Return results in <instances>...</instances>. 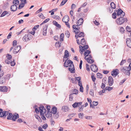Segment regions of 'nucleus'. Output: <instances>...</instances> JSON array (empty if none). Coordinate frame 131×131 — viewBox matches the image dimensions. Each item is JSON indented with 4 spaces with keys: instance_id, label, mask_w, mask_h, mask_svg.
I'll return each mask as SVG.
<instances>
[{
    "instance_id": "nucleus-1",
    "label": "nucleus",
    "mask_w": 131,
    "mask_h": 131,
    "mask_svg": "<svg viewBox=\"0 0 131 131\" xmlns=\"http://www.w3.org/2000/svg\"><path fill=\"white\" fill-rule=\"evenodd\" d=\"M123 17H121L116 19V22L118 24L121 25L125 21H127V18H124Z\"/></svg>"
},
{
    "instance_id": "nucleus-2",
    "label": "nucleus",
    "mask_w": 131,
    "mask_h": 131,
    "mask_svg": "<svg viewBox=\"0 0 131 131\" xmlns=\"http://www.w3.org/2000/svg\"><path fill=\"white\" fill-rule=\"evenodd\" d=\"M31 35L30 34L25 35L23 38V41H29L31 38Z\"/></svg>"
},
{
    "instance_id": "nucleus-3",
    "label": "nucleus",
    "mask_w": 131,
    "mask_h": 131,
    "mask_svg": "<svg viewBox=\"0 0 131 131\" xmlns=\"http://www.w3.org/2000/svg\"><path fill=\"white\" fill-rule=\"evenodd\" d=\"M8 114V111H3L2 109L0 108V117H2L4 116H6Z\"/></svg>"
},
{
    "instance_id": "nucleus-4",
    "label": "nucleus",
    "mask_w": 131,
    "mask_h": 131,
    "mask_svg": "<svg viewBox=\"0 0 131 131\" xmlns=\"http://www.w3.org/2000/svg\"><path fill=\"white\" fill-rule=\"evenodd\" d=\"M39 112L40 113V115H43L46 113V110L44 107L42 106L39 107Z\"/></svg>"
},
{
    "instance_id": "nucleus-5",
    "label": "nucleus",
    "mask_w": 131,
    "mask_h": 131,
    "mask_svg": "<svg viewBox=\"0 0 131 131\" xmlns=\"http://www.w3.org/2000/svg\"><path fill=\"white\" fill-rule=\"evenodd\" d=\"M90 68L92 71L94 72H96L98 71V68L97 66L94 64H91Z\"/></svg>"
},
{
    "instance_id": "nucleus-6",
    "label": "nucleus",
    "mask_w": 131,
    "mask_h": 131,
    "mask_svg": "<svg viewBox=\"0 0 131 131\" xmlns=\"http://www.w3.org/2000/svg\"><path fill=\"white\" fill-rule=\"evenodd\" d=\"M125 13L120 8H119L118 10L117 15L119 16L121 15V17H124L125 15Z\"/></svg>"
},
{
    "instance_id": "nucleus-7",
    "label": "nucleus",
    "mask_w": 131,
    "mask_h": 131,
    "mask_svg": "<svg viewBox=\"0 0 131 131\" xmlns=\"http://www.w3.org/2000/svg\"><path fill=\"white\" fill-rule=\"evenodd\" d=\"M119 70L117 69H114L112 72L111 74L114 77H115L119 74Z\"/></svg>"
},
{
    "instance_id": "nucleus-8",
    "label": "nucleus",
    "mask_w": 131,
    "mask_h": 131,
    "mask_svg": "<svg viewBox=\"0 0 131 131\" xmlns=\"http://www.w3.org/2000/svg\"><path fill=\"white\" fill-rule=\"evenodd\" d=\"M120 70L123 73H125L126 72L130 71V69H129L127 67L125 66L121 67L120 68Z\"/></svg>"
},
{
    "instance_id": "nucleus-9",
    "label": "nucleus",
    "mask_w": 131,
    "mask_h": 131,
    "mask_svg": "<svg viewBox=\"0 0 131 131\" xmlns=\"http://www.w3.org/2000/svg\"><path fill=\"white\" fill-rule=\"evenodd\" d=\"M70 66H69V70L71 73H74L75 72V69L73 63H71Z\"/></svg>"
},
{
    "instance_id": "nucleus-10",
    "label": "nucleus",
    "mask_w": 131,
    "mask_h": 131,
    "mask_svg": "<svg viewBox=\"0 0 131 131\" xmlns=\"http://www.w3.org/2000/svg\"><path fill=\"white\" fill-rule=\"evenodd\" d=\"M113 79L111 76L109 77L108 78V85L109 86H111L113 84Z\"/></svg>"
},
{
    "instance_id": "nucleus-11",
    "label": "nucleus",
    "mask_w": 131,
    "mask_h": 131,
    "mask_svg": "<svg viewBox=\"0 0 131 131\" xmlns=\"http://www.w3.org/2000/svg\"><path fill=\"white\" fill-rule=\"evenodd\" d=\"M21 47L20 46H18L15 47L14 50V54H16L21 49Z\"/></svg>"
},
{
    "instance_id": "nucleus-12",
    "label": "nucleus",
    "mask_w": 131,
    "mask_h": 131,
    "mask_svg": "<svg viewBox=\"0 0 131 131\" xmlns=\"http://www.w3.org/2000/svg\"><path fill=\"white\" fill-rule=\"evenodd\" d=\"M8 89V88L5 86H0V91L2 92H7Z\"/></svg>"
},
{
    "instance_id": "nucleus-13",
    "label": "nucleus",
    "mask_w": 131,
    "mask_h": 131,
    "mask_svg": "<svg viewBox=\"0 0 131 131\" xmlns=\"http://www.w3.org/2000/svg\"><path fill=\"white\" fill-rule=\"evenodd\" d=\"M92 57L91 55H89V57L86 58L87 59H85L87 61V62L90 63H92L94 62V60L92 59Z\"/></svg>"
},
{
    "instance_id": "nucleus-14",
    "label": "nucleus",
    "mask_w": 131,
    "mask_h": 131,
    "mask_svg": "<svg viewBox=\"0 0 131 131\" xmlns=\"http://www.w3.org/2000/svg\"><path fill=\"white\" fill-rule=\"evenodd\" d=\"M72 28L73 29H75V30L74 31V32H75L76 34H78V33L79 32V28H78V25H74L72 26Z\"/></svg>"
},
{
    "instance_id": "nucleus-15",
    "label": "nucleus",
    "mask_w": 131,
    "mask_h": 131,
    "mask_svg": "<svg viewBox=\"0 0 131 131\" xmlns=\"http://www.w3.org/2000/svg\"><path fill=\"white\" fill-rule=\"evenodd\" d=\"M17 6L15 5H12L10 7V10L13 12H14L17 10Z\"/></svg>"
},
{
    "instance_id": "nucleus-16",
    "label": "nucleus",
    "mask_w": 131,
    "mask_h": 131,
    "mask_svg": "<svg viewBox=\"0 0 131 131\" xmlns=\"http://www.w3.org/2000/svg\"><path fill=\"white\" fill-rule=\"evenodd\" d=\"M84 36V33L83 32H81L79 34H75V37L76 39H77L78 37H83Z\"/></svg>"
},
{
    "instance_id": "nucleus-17",
    "label": "nucleus",
    "mask_w": 131,
    "mask_h": 131,
    "mask_svg": "<svg viewBox=\"0 0 131 131\" xmlns=\"http://www.w3.org/2000/svg\"><path fill=\"white\" fill-rule=\"evenodd\" d=\"M47 29V26L46 25L43 26L42 30V34L43 36H46V35Z\"/></svg>"
},
{
    "instance_id": "nucleus-18",
    "label": "nucleus",
    "mask_w": 131,
    "mask_h": 131,
    "mask_svg": "<svg viewBox=\"0 0 131 131\" xmlns=\"http://www.w3.org/2000/svg\"><path fill=\"white\" fill-rule=\"evenodd\" d=\"M82 103L81 102H75L73 104L72 106L74 108H75L79 106H80L81 105Z\"/></svg>"
},
{
    "instance_id": "nucleus-19",
    "label": "nucleus",
    "mask_w": 131,
    "mask_h": 131,
    "mask_svg": "<svg viewBox=\"0 0 131 131\" xmlns=\"http://www.w3.org/2000/svg\"><path fill=\"white\" fill-rule=\"evenodd\" d=\"M126 40L127 46L131 48V39L130 38H127Z\"/></svg>"
},
{
    "instance_id": "nucleus-20",
    "label": "nucleus",
    "mask_w": 131,
    "mask_h": 131,
    "mask_svg": "<svg viewBox=\"0 0 131 131\" xmlns=\"http://www.w3.org/2000/svg\"><path fill=\"white\" fill-rule=\"evenodd\" d=\"M62 21L63 22L66 23L67 22L69 21V17L66 15L65 16L62 18Z\"/></svg>"
},
{
    "instance_id": "nucleus-21",
    "label": "nucleus",
    "mask_w": 131,
    "mask_h": 131,
    "mask_svg": "<svg viewBox=\"0 0 131 131\" xmlns=\"http://www.w3.org/2000/svg\"><path fill=\"white\" fill-rule=\"evenodd\" d=\"M19 117V115L18 114L15 113L14 114L13 117L12 118V119L13 121H15L16 119L18 118Z\"/></svg>"
},
{
    "instance_id": "nucleus-22",
    "label": "nucleus",
    "mask_w": 131,
    "mask_h": 131,
    "mask_svg": "<svg viewBox=\"0 0 131 131\" xmlns=\"http://www.w3.org/2000/svg\"><path fill=\"white\" fill-rule=\"evenodd\" d=\"M91 52L89 50H86V51L84 53V56H85L84 59H87L86 58L89 57V55L90 53Z\"/></svg>"
},
{
    "instance_id": "nucleus-23",
    "label": "nucleus",
    "mask_w": 131,
    "mask_h": 131,
    "mask_svg": "<svg viewBox=\"0 0 131 131\" xmlns=\"http://www.w3.org/2000/svg\"><path fill=\"white\" fill-rule=\"evenodd\" d=\"M83 21V19L82 18L80 19L77 21V25L78 26H79L81 25Z\"/></svg>"
},
{
    "instance_id": "nucleus-24",
    "label": "nucleus",
    "mask_w": 131,
    "mask_h": 131,
    "mask_svg": "<svg viewBox=\"0 0 131 131\" xmlns=\"http://www.w3.org/2000/svg\"><path fill=\"white\" fill-rule=\"evenodd\" d=\"M62 111L64 112H67L69 110V108L67 106H63L62 108Z\"/></svg>"
},
{
    "instance_id": "nucleus-25",
    "label": "nucleus",
    "mask_w": 131,
    "mask_h": 131,
    "mask_svg": "<svg viewBox=\"0 0 131 131\" xmlns=\"http://www.w3.org/2000/svg\"><path fill=\"white\" fill-rule=\"evenodd\" d=\"M84 46H79V48L80 50L81 49L82 50L84 51L86 49L88 48V45H84Z\"/></svg>"
},
{
    "instance_id": "nucleus-26",
    "label": "nucleus",
    "mask_w": 131,
    "mask_h": 131,
    "mask_svg": "<svg viewBox=\"0 0 131 131\" xmlns=\"http://www.w3.org/2000/svg\"><path fill=\"white\" fill-rule=\"evenodd\" d=\"M6 15H8L7 16H9L10 15V14L9 13V12L7 11H4L1 14L0 16L1 17H3Z\"/></svg>"
},
{
    "instance_id": "nucleus-27",
    "label": "nucleus",
    "mask_w": 131,
    "mask_h": 131,
    "mask_svg": "<svg viewBox=\"0 0 131 131\" xmlns=\"http://www.w3.org/2000/svg\"><path fill=\"white\" fill-rule=\"evenodd\" d=\"M69 62H71V61L70 60H66L64 63V66L66 67H68V64H70V63H69Z\"/></svg>"
},
{
    "instance_id": "nucleus-28",
    "label": "nucleus",
    "mask_w": 131,
    "mask_h": 131,
    "mask_svg": "<svg viewBox=\"0 0 131 131\" xmlns=\"http://www.w3.org/2000/svg\"><path fill=\"white\" fill-rule=\"evenodd\" d=\"M45 115L47 118H50L52 116V113L50 112H48Z\"/></svg>"
},
{
    "instance_id": "nucleus-29",
    "label": "nucleus",
    "mask_w": 131,
    "mask_h": 131,
    "mask_svg": "<svg viewBox=\"0 0 131 131\" xmlns=\"http://www.w3.org/2000/svg\"><path fill=\"white\" fill-rule=\"evenodd\" d=\"M52 23L54 25H55L57 27L59 28L61 27V26L60 24H58L57 22L56 21H53L52 22Z\"/></svg>"
},
{
    "instance_id": "nucleus-30",
    "label": "nucleus",
    "mask_w": 131,
    "mask_h": 131,
    "mask_svg": "<svg viewBox=\"0 0 131 131\" xmlns=\"http://www.w3.org/2000/svg\"><path fill=\"white\" fill-rule=\"evenodd\" d=\"M80 44L83 45H85L86 44V42L84 39L83 38L81 39L80 42Z\"/></svg>"
},
{
    "instance_id": "nucleus-31",
    "label": "nucleus",
    "mask_w": 131,
    "mask_h": 131,
    "mask_svg": "<svg viewBox=\"0 0 131 131\" xmlns=\"http://www.w3.org/2000/svg\"><path fill=\"white\" fill-rule=\"evenodd\" d=\"M7 119H11L13 116V114L11 113H9L7 115Z\"/></svg>"
},
{
    "instance_id": "nucleus-32",
    "label": "nucleus",
    "mask_w": 131,
    "mask_h": 131,
    "mask_svg": "<svg viewBox=\"0 0 131 131\" xmlns=\"http://www.w3.org/2000/svg\"><path fill=\"white\" fill-rule=\"evenodd\" d=\"M19 1L18 0H14L13 1V5H15L17 6L19 4Z\"/></svg>"
},
{
    "instance_id": "nucleus-33",
    "label": "nucleus",
    "mask_w": 131,
    "mask_h": 131,
    "mask_svg": "<svg viewBox=\"0 0 131 131\" xmlns=\"http://www.w3.org/2000/svg\"><path fill=\"white\" fill-rule=\"evenodd\" d=\"M52 113L53 114L56 113L57 112V108L55 107H54L52 109Z\"/></svg>"
},
{
    "instance_id": "nucleus-34",
    "label": "nucleus",
    "mask_w": 131,
    "mask_h": 131,
    "mask_svg": "<svg viewBox=\"0 0 131 131\" xmlns=\"http://www.w3.org/2000/svg\"><path fill=\"white\" fill-rule=\"evenodd\" d=\"M35 116L36 118L38 119V121L40 122H42V120L41 119L40 117L39 116H38V115L36 114L35 115Z\"/></svg>"
},
{
    "instance_id": "nucleus-35",
    "label": "nucleus",
    "mask_w": 131,
    "mask_h": 131,
    "mask_svg": "<svg viewBox=\"0 0 131 131\" xmlns=\"http://www.w3.org/2000/svg\"><path fill=\"white\" fill-rule=\"evenodd\" d=\"M110 5L111 8L113 9H114L116 7V5L113 2H111L110 4Z\"/></svg>"
},
{
    "instance_id": "nucleus-36",
    "label": "nucleus",
    "mask_w": 131,
    "mask_h": 131,
    "mask_svg": "<svg viewBox=\"0 0 131 131\" xmlns=\"http://www.w3.org/2000/svg\"><path fill=\"white\" fill-rule=\"evenodd\" d=\"M69 55V53L68 51L67 50H65L64 52V57L66 58H67Z\"/></svg>"
},
{
    "instance_id": "nucleus-37",
    "label": "nucleus",
    "mask_w": 131,
    "mask_h": 131,
    "mask_svg": "<svg viewBox=\"0 0 131 131\" xmlns=\"http://www.w3.org/2000/svg\"><path fill=\"white\" fill-rule=\"evenodd\" d=\"M78 92V91L77 89H74L73 90L72 93H71V94H73H73H77Z\"/></svg>"
},
{
    "instance_id": "nucleus-38",
    "label": "nucleus",
    "mask_w": 131,
    "mask_h": 131,
    "mask_svg": "<svg viewBox=\"0 0 131 131\" xmlns=\"http://www.w3.org/2000/svg\"><path fill=\"white\" fill-rule=\"evenodd\" d=\"M61 42H57L55 43V46L57 47H59L61 46Z\"/></svg>"
},
{
    "instance_id": "nucleus-39",
    "label": "nucleus",
    "mask_w": 131,
    "mask_h": 131,
    "mask_svg": "<svg viewBox=\"0 0 131 131\" xmlns=\"http://www.w3.org/2000/svg\"><path fill=\"white\" fill-rule=\"evenodd\" d=\"M25 5V4L23 3H21V4H20L19 5V6L18 7V9H21L24 7Z\"/></svg>"
},
{
    "instance_id": "nucleus-40",
    "label": "nucleus",
    "mask_w": 131,
    "mask_h": 131,
    "mask_svg": "<svg viewBox=\"0 0 131 131\" xmlns=\"http://www.w3.org/2000/svg\"><path fill=\"white\" fill-rule=\"evenodd\" d=\"M68 0H62L61 2L60 6H62L63 5L67 2Z\"/></svg>"
},
{
    "instance_id": "nucleus-41",
    "label": "nucleus",
    "mask_w": 131,
    "mask_h": 131,
    "mask_svg": "<svg viewBox=\"0 0 131 131\" xmlns=\"http://www.w3.org/2000/svg\"><path fill=\"white\" fill-rule=\"evenodd\" d=\"M97 76L98 78H102V75L99 73H98L97 74Z\"/></svg>"
},
{
    "instance_id": "nucleus-42",
    "label": "nucleus",
    "mask_w": 131,
    "mask_h": 131,
    "mask_svg": "<svg viewBox=\"0 0 131 131\" xmlns=\"http://www.w3.org/2000/svg\"><path fill=\"white\" fill-rule=\"evenodd\" d=\"M84 114L83 113H80L78 114V116L79 118L82 119L83 118Z\"/></svg>"
},
{
    "instance_id": "nucleus-43",
    "label": "nucleus",
    "mask_w": 131,
    "mask_h": 131,
    "mask_svg": "<svg viewBox=\"0 0 131 131\" xmlns=\"http://www.w3.org/2000/svg\"><path fill=\"white\" fill-rule=\"evenodd\" d=\"M113 89V88L109 87H106L105 88L106 90H107L109 91H110L112 90Z\"/></svg>"
},
{
    "instance_id": "nucleus-44",
    "label": "nucleus",
    "mask_w": 131,
    "mask_h": 131,
    "mask_svg": "<svg viewBox=\"0 0 131 131\" xmlns=\"http://www.w3.org/2000/svg\"><path fill=\"white\" fill-rule=\"evenodd\" d=\"M64 36V34H61L60 36V41H62L63 40V38Z\"/></svg>"
},
{
    "instance_id": "nucleus-45",
    "label": "nucleus",
    "mask_w": 131,
    "mask_h": 131,
    "mask_svg": "<svg viewBox=\"0 0 131 131\" xmlns=\"http://www.w3.org/2000/svg\"><path fill=\"white\" fill-rule=\"evenodd\" d=\"M6 57L8 59L10 60L12 58V56L11 55L8 54H7L6 55Z\"/></svg>"
},
{
    "instance_id": "nucleus-46",
    "label": "nucleus",
    "mask_w": 131,
    "mask_h": 131,
    "mask_svg": "<svg viewBox=\"0 0 131 131\" xmlns=\"http://www.w3.org/2000/svg\"><path fill=\"white\" fill-rule=\"evenodd\" d=\"M85 117L87 119H91L92 118V116H85Z\"/></svg>"
},
{
    "instance_id": "nucleus-47",
    "label": "nucleus",
    "mask_w": 131,
    "mask_h": 131,
    "mask_svg": "<svg viewBox=\"0 0 131 131\" xmlns=\"http://www.w3.org/2000/svg\"><path fill=\"white\" fill-rule=\"evenodd\" d=\"M49 20L50 19L49 18H48L45 19L41 24H40V26L41 25L43 24L46 23L47 22H48Z\"/></svg>"
},
{
    "instance_id": "nucleus-48",
    "label": "nucleus",
    "mask_w": 131,
    "mask_h": 131,
    "mask_svg": "<svg viewBox=\"0 0 131 131\" xmlns=\"http://www.w3.org/2000/svg\"><path fill=\"white\" fill-rule=\"evenodd\" d=\"M70 33L68 31H66L65 32V35L66 36L68 37L69 38L70 36Z\"/></svg>"
},
{
    "instance_id": "nucleus-49",
    "label": "nucleus",
    "mask_w": 131,
    "mask_h": 131,
    "mask_svg": "<svg viewBox=\"0 0 131 131\" xmlns=\"http://www.w3.org/2000/svg\"><path fill=\"white\" fill-rule=\"evenodd\" d=\"M126 60H123L120 63L121 66L123 65L126 62Z\"/></svg>"
},
{
    "instance_id": "nucleus-50",
    "label": "nucleus",
    "mask_w": 131,
    "mask_h": 131,
    "mask_svg": "<svg viewBox=\"0 0 131 131\" xmlns=\"http://www.w3.org/2000/svg\"><path fill=\"white\" fill-rule=\"evenodd\" d=\"M59 116V115L57 113L53 114V117L54 118L57 119L58 118Z\"/></svg>"
},
{
    "instance_id": "nucleus-51",
    "label": "nucleus",
    "mask_w": 131,
    "mask_h": 131,
    "mask_svg": "<svg viewBox=\"0 0 131 131\" xmlns=\"http://www.w3.org/2000/svg\"><path fill=\"white\" fill-rule=\"evenodd\" d=\"M83 105H82L79 108V112H80L83 111Z\"/></svg>"
},
{
    "instance_id": "nucleus-52",
    "label": "nucleus",
    "mask_w": 131,
    "mask_h": 131,
    "mask_svg": "<svg viewBox=\"0 0 131 131\" xmlns=\"http://www.w3.org/2000/svg\"><path fill=\"white\" fill-rule=\"evenodd\" d=\"M116 13H114L112 14V17L114 19L116 18Z\"/></svg>"
},
{
    "instance_id": "nucleus-53",
    "label": "nucleus",
    "mask_w": 131,
    "mask_h": 131,
    "mask_svg": "<svg viewBox=\"0 0 131 131\" xmlns=\"http://www.w3.org/2000/svg\"><path fill=\"white\" fill-rule=\"evenodd\" d=\"M126 30L129 32H130L131 29L130 27L128 26L126 27Z\"/></svg>"
},
{
    "instance_id": "nucleus-54",
    "label": "nucleus",
    "mask_w": 131,
    "mask_h": 131,
    "mask_svg": "<svg viewBox=\"0 0 131 131\" xmlns=\"http://www.w3.org/2000/svg\"><path fill=\"white\" fill-rule=\"evenodd\" d=\"M73 94H70L69 95V100L72 101L73 100V97L72 95Z\"/></svg>"
},
{
    "instance_id": "nucleus-55",
    "label": "nucleus",
    "mask_w": 131,
    "mask_h": 131,
    "mask_svg": "<svg viewBox=\"0 0 131 131\" xmlns=\"http://www.w3.org/2000/svg\"><path fill=\"white\" fill-rule=\"evenodd\" d=\"M86 69L88 71H89L90 70L89 66L87 64H86Z\"/></svg>"
},
{
    "instance_id": "nucleus-56",
    "label": "nucleus",
    "mask_w": 131,
    "mask_h": 131,
    "mask_svg": "<svg viewBox=\"0 0 131 131\" xmlns=\"http://www.w3.org/2000/svg\"><path fill=\"white\" fill-rule=\"evenodd\" d=\"M126 80V79L125 78L124 80H122L119 83V84L120 85H122L124 83Z\"/></svg>"
},
{
    "instance_id": "nucleus-57",
    "label": "nucleus",
    "mask_w": 131,
    "mask_h": 131,
    "mask_svg": "<svg viewBox=\"0 0 131 131\" xmlns=\"http://www.w3.org/2000/svg\"><path fill=\"white\" fill-rule=\"evenodd\" d=\"M13 46L14 47L15 46L17 45V41L16 40H14L13 41Z\"/></svg>"
},
{
    "instance_id": "nucleus-58",
    "label": "nucleus",
    "mask_w": 131,
    "mask_h": 131,
    "mask_svg": "<svg viewBox=\"0 0 131 131\" xmlns=\"http://www.w3.org/2000/svg\"><path fill=\"white\" fill-rule=\"evenodd\" d=\"M91 78L92 79V81L93 82H94L95 81V80H96V78L94 76V75H91Z\"/></svg>"
},
{
    "instance_id": "nucleus-59",
    "label": "nucleus",
    "mask_w": 131,
    "mask_h": 131,
    "mask_svg": "<svg viewBox=\"0 0 131 131\" xmlns=\"http://www.w3.org/2000/svg\"><path fill=\"white\" fill-rule=\"evenodd\" d=\"M98 104V102L93 101V104L94 106H97Z\"/></svg>"
},
{
    "instance_id": "nucleus-60",
    "label": "nucleus",
    "mask_w": 131,
    "mask_h": 131,
    "mask_svg": "<svg viewBox=\"0 0 131 131\" xmlns=\"http://www.w3.org/2000/svg\"><path fill=\"white\" fill-rule=\"evenodd\" d=\"M39 27V25H37L34 26V27L33 28L32 30H36Z\"/></svg>"
},
{
    "instance_id": "nucleus-61",
    "label": "nucleus",
    "mask_w": 131,
    "mask_h": 131,
    "mask_svg": "<svg viewBox=\"0 0 131 131\" xmlns=\"http://www.w3.org/2000/svg\"><path fill=\"white\" fill-rule=\"evenodd\" d=\"M124 29L123 27H121L120 28V31L122 33L124 31Z\"/></svg>"
},
{
    "instance_id": "nucleus-62",
    "label": "nucleus",
    "mask_w": 131,
    "mask_h": 131,
    "mask_svg": "<svg viewBox=\"0 0 131 131\" xmlns=\"http://www.w3.org/2000/svg\"><path fill=\"white\" fill-rule=\"evenodd\" d=\"M48 127V125L47 124H45L42 126V128L45 129H46Z\"/></svg>"
},
{
    "instance_id": "nucleus-63",
    "label": "nucleus",
    "mask_w": 131,
    "mask_h": 131,
    "mask_svg": "<svg viewBox=\"0 0 131 131\" xmlns=\"http://www.w3.org/2000/svg\"><path fill=\"white\" fill-rule=\"evenodd\" d=\"M12 34V32H9L8 35L7 36V39L10 38L11 37Z\"/></svg>"
},
{
    "instance_id": "nucleus-64",
    "label": "nucleus",
    "mask_w": 131,
    "mask_h": 131,
    "mask_svg": "<svg viewBox=\"0 0 131 131\" xmlns=\"http://www.w3.org/2000/svg\"><path fill=\"white\" fill-rule=\"evenodd\" d=\"M75 115V114L74 113L68 115V117H72Z\"/></svg>"
}]
</instances>
